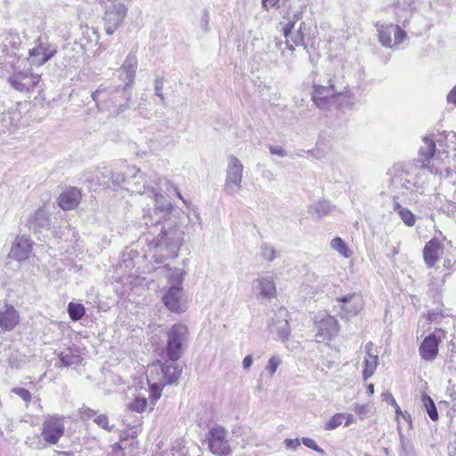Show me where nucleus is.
I'll list each match as a JSON object with an SVG mask.
<instances>
[{
    "label": "nucleus",
    "mask_w": 456,
    "mask_h": 456,
    "mask_svg": "<svg viewBox=\"0 0 456 456\" xmlns=\"http://www.w3.org/2000/svg\"><path fill=\"white\" fill-rule=\"evenodd\" d=\"M378 362H379L378 356L365 358L364 370L362 372V376L365 380L373 375V373L377 368Z\"/></svg>",
    "instance_id": "38"
},
{
    "label": "nucleus",
    "mask_w": 456,
    "mask_h": 456,
    "mask_svg": "<svg viewBox=\"0 0 456 456\" xmlns=\"http://www.w3.org/2000/svg\"><path fill=\"white\" fill-rule=\"evenodd\" d=\"M444 253V248L436 240L428 241L423 249V256L426 265L432 267Z\"/></svg>",
    "instance_id": "26"
},
{
    "label": "nucleus",
    "mask_w": 456,
    "mask_h": 456,
    "mask_svg": "<svg viewBox=\"0 0 456 456\" xmlns=\"http://www.w3.org/2000/svg\"><path fill=\"white\" fill-rule=\"evenodd\" d=\"M280 0H262L263 6L265 9H268V7L274 6Z\"/></svg>",
    "instance_id": "58"
},
{
    "label": "nucleus",
    "mask_w": 456,
    "mask_h": 456,
    "mask_svg": "<svg viewBox=\"0 0 456 456\" xmlns=\"http://www.w3.org/2000/svg\"><path fill=\"white\" fill-rule=\"evenodd\" d=\"M343 419H345V414L342 413H337L331 419L326 422L324 428L326 430H333L338 428L342 422Z\"/></svg>",
    "instance_id": "44"
},
{
    "label": "nucleus",
    "mask_w": 456,
    "mask_h": 456,
    "mask_svg": "<svg viewBox=\"0 0 456 456\" xmlns=\"http://www.w3.org/2000/svg\"><path fill=\"white\" fill-rule=\"evenodd\" d=\"M395 16L397 22L402 23V25L406 28L409 20L412 17V12L410 10L404 13V12L400 7H396Z\"/></svg>",
    "instance_id": "45"
},
{
    "label": "nucleus",
    "mask_w": 456,
    "mask_h": 456,
    "mask_svg": "<svg viewBox=\"0 0 456 456\" xmlns=\"http://www.w3.org/2000/svg\"><path fill=\"white\" fill-rule=\"evenodd\" d=\"M339 314L342 318L349 319L357 315L363 308L364 302L361 295L353 293L337 298Z\"/></svg>",
    "instance_id": "13"
},
{
    "label": "nucleus",
    "mask_w": 456,
    "mask_h": 456,
    "mask_svg": "<svg viewBox=\"0 0 456 456\" xmlns=\"http://www.w3.org/2000/svg\"><path fill=\"white\" fill-rule=\"evenodd\" d=\"M367 391H368L369 395H373L374 394V385L373 384L368 385Z\"/></svg>",
    "instance_id": "61"
},
{
    "label": "nucleus",
    "mask_w": 456,
    "mask_h": 456,
    "mask_svg": "<svg viewBox=\"0 0 456 456\" xmlns=\"http://www.w3.org/2000/svg\"><path fill=\"white\" fill-rule=\"evenodd\" d=\"M160 273H165V275L176 283L172 285L163 296V302L165 305L172 312L183 313L186 310V303L183 298V292L182 287L183 273L177 269H172L167 265L159 269Z\"/></svg>",
    "instance_id": "5"
},
{
    "label": "nucleus",
    "mask_w": 456,
    "mask_h": 456,
    "mask_svg": "<svg viewBox=\"0 0 456 456\" xmlns=\"http://www.w3.org/2000/svg\"><path fill=\"white\" fill-rule=\"evenodd\" d=\"M163 370L161 374L162 383L160 386L171 385L177 382L182 373V368L177 363H174V362L169 364H163Z\"/></svg>",
    "instance_id": "27"
},
{
    "label": "nucleus",
    "mask_w": 456,
    "mask_h": 456,
    "mask_svg": "<svg viewBox=\"0 0 456 456\" xmlns=\"http://www.w3.org/2000/svg\"><path fill=\"white\" fill-rule=\"evenodd\" d=\"M316 339L317 341L330 340L337 337L339 331V324L338 320L331 316L326 315L318 322H316Z\"/></svg>",
    "instance_id": "19"
},
{
    "label": "nucleus",
    "mask_w": 456,
    "mask_h": 456,
    "mask_svg": "<svg viewBox=\"0 0 456 456\" xmlns=\"http://www.w3.org/2000/svg\"><path fill=\"white\" fill-rule=\"evenodd\" d=\"M327 83V86L314 84L313 86V101L318 108L322 110L330 109L334 105L340 104L342 97H349V92H338L331 79H329Z\"/></svg>",
    "instance_id": "8"
},
{
    "label": "nucleus",
    "mask_w": 456,
    "mask_h": 456,
    "mask_svg": "<svg viewBox=\"0 0 456 456\" xmlns=\"http://www.w3.org/2000/svg\"><path fill=\"white\" fill-rule=\"evenodd\" d=\"M210 452L216 456H230L231 444L228 439V431L221 427L211 428L206 436Z\"/></svg>",
    "instance_id": "11"
},
{
    "label": "nucleus",
    "mask_w": 456,
    "mask_h": 456,
    "mask_svg": "<svg viewBox=\"0 0 456 456\" xmlns=\"http://www.w3.org/2000/svg\"><path fill=\"white\" fill-rule=\"evenodd\" d=\"M244 167L241 161L235 156L228 157V164L226 167L225 182L224 184V191L233 196L241 189Z\"/></svg>",
    "instance_id": "10"
},
{
    "label": "nucleus",
    "mask_w": 456,
    "mask_h": 456,
    "mask_svg": "<svg viewBox=\"0 0 456 456\" xmlns=\"http://www.w3.org/2000/svg\"><path fill=\"white\" fill-rule=\"evenodd\" d=\"M284 443H285L287 448L292 449V450H296L300 444V441L297 438L285 439Z\"/></svg>",
    "instance_id": "53"
},
{
    "label": "nucleus",
    "mask_w": 456,
    "mask_h": 456,
    "mask_svg": "<svg viewBox=\"0 0 456 456\" xmlns=\"http://www.w3.org/2000/svg\"><path fill=\"white\" fill-rule=\"evenodd\" d=\"M155 185L156 186L151 189V192L148 194L153 200V207L142 210V219L146 226H153L162 223V221H167V217L174 210L172 203L161 193L163 187H165L167 191L173 189L177 197L182 199V194L178 187L169 180L163 177L158 178V183Z\"/></svg>",
    "instance_id": "3"
},
{
    "label": "nucleus",
    "mask_w": 456,
    "mask_h": 456,
    "mask_svg": "<svg viewBox=\"0 0 456 456\" xmlns=\"http://www.w3.org/2000/svg\"><path fill=\"white\" fill-rule=\"evenodd\" d=\"M147 399L145 397H136L129 403L128 408L136 412H142L147 406Z\"/></svg>",
    "instance_id": "43"
},
{
    "label": "nucleus",
    "mask_w": 456,
    "mask_h": 456,
    "mask_svg": "<svg viewBox=\"0 0 456 456\" xmlns=\"http://www.w3.org/2000/svg\"><path fill=\"white\" fill-rule=\"evenodd\" d=\"M447 102L456 106V86L449 92Z\"/></svg>",
    "instance_id": "55"
},
{
    "label": "nucleus",
    "mask_w": 456,
    "mask_h": 456,
    "mask_svg": "<svg viewBox=\"0 0 456 456\" xmlns=\"http://www.w3.org/2000/svg\"><path fill=\"white\" fill-rule=\"evenodd\" d=\"M422 403H423L424 407L426 408V411H427L429 418L434 421L437 420L438 412H437L436 404H435L434 401L431 399V397L428 396V395H422Z\"/></svg>",
    "instance_id": "37"
},
{
    "label": "nucleus",
    "mask_w": 456,
    "mask_h": 456,
    "mask_svg": "<svg viewBox=\"0 0 456 456\" xmlns=\"http://www.w3.org/2000/svg\"><path fill=\"white\" fill-rule=\"evenodd\" d=\"M403 416V419H410V415L405 411L404 413H402L401 414Z\"/></svg>",
    "instance_id": "64"
},
{
    "label": "nucleus",
    "mask_w": 456,
    "mask_h": 456,
    "mask_svg": "<svg viewBox=\"0 0 456 456\" xmlns=\"http://www.w3.org/2000/svg\"><path fill=\"white\" fill-rule=\"evenodd\" d=\"M264 175H265L267 179H269V180H272V179H273V173H272L271 171H269V170L265 171V172H264Z\"/></svg>",
    "instance_id": "62"
},
{
    "label": "nucleus",
    "mask_w": 456,
    "mask_h": 456,
    "mask_svg": "<svg viewBox=\"0 0 456 456\" xmlns=\"http://www.w3.org/2000/svg\"><path fill=\"white\" fill-rule=\"evenodd\" d=\"M172 140L166 135H156L151 138L148 144L149 148L152 152H159L164 149H166Z\"/></svg>",
    "instance_id": "32"
},
{
    "label": "nucleus",
    "mask_w": 456,
    "mask_h": 456,
    "mask_svg": "<svg viewBox=\"0 0 456 456\" xmlns=\"http://www.w3.org/2000/svg\"><path fill=\"white\" fill-rule=\"evenodd\" d=\"M371 348H372V343L370 342V343H368L366 345V351H367V355H368L367 358H370V357H373V356H378L377 354H371V352H370Z\"/></svg>",
    "instance_id": "59"
},
{
    "label": "nucleus",
    "mask_w": 456,
    "mask_h": 456,
    "mask_svg": "<svg viewBox=\"0 0 456 456\" xmlns=\"http://www.w3.org/2000/svg\"><path fill=\"white\" fill-rule=\"evenodd\" d=\"M13 122L9 112L4 111V107L0 104V134L10 132Z\"/></svg>",
    "instance_id": "33"
},
{
    "label": "nucleus",
    "mask_w": 456,
    "mask_h": 456,
    "mask_svg": "<svg viewBox=\"0 0 456 456\" xmlns=\"http://www.w3.org/2000/svg\"><path fill=\"white\" fill-rule=\"evenodd\" d=\"M281 360L279 356L273 355L272 356L267 363L266 370L270 373L271 376H273L275 371L277 370V368L281 364Z\"/></svg>",
    "instance_id": "48"
},
{
    "label": "nucleus",
    "mask_w": 456,
    "mask_h": 456,
    "mask_svg": "<svg viewBox=\"0 0 456 456\" xmlns=\"http://www.w3.org/2000/svg\"><path fill=\"white\" fill-rule=\"evenodd\" d=\"M81 200V192L75 187H70L64 191L59 197V206L63 210L74 209L77 207Z\"/></svg>",
    "instance_id": "25"
},
{
    "label": "nucleus",
    "mask_w": 456,
    "mask_h": 456,
    "mask_svg": "<svg viewBox=\"0 0 456 456\" xmlns=\"http://www.w3.org/2000/svg\"><path fill=\"white\" fill-rule=\"evenodd\" d=\"M269 150L270 152L273 155H278L281 157H285L287 155L286 151L280 146H270Z\"/></svg>",
    "instance_id": "52"
},
{
    "label": "nucleus",
    "mask_w": 456,
    "mask_h": 456,
    "mask_svg": "<svg viewBox=\"0 0 456 456\" xmlns=\"http://www.w3.org/2000/svg\"><path fill=\"white\" fill-rule=\"evenodd\" d=\"M127 176L128 179L126 184V190L132 193H138L141 195H148L151 192V190L155 187L152 183L156 184L159 178L157 175L142 173L135 167L127 168Z\"/></svg>",
    "instance_id": "9"
},
{
    "label": "nucleus",
    "mask_w": 456,
    "mask_h": 456,
    "mask_svg": "<svg viewBox=\"0 0 456 456\" xmlns=\"http://www.w3.org/2000/svg\"><path fill=\"white\" fill-rule=\"evenodd\" d=\"M164 88V78L163 77H156L154 80V91L155 95L158 96L162 103H165L166 98L162 94V90Z\"/></svg>",
    "instance_id": "46"
},
{
    "label": "nucleus",
    "mask_w": 456,
    "mask_h": 456,
    "mask_svg": "<svg viewBox=\"0 0 456 456\" xmlns=\"http://www.w3.org/2000/svg\"><path fill=\"white\" fill-rule=\"evenodd\" d=\"M65 430L64 418L58 415H48L42 424L43 439L51 444L58 443Z\"/></svg>",
    "instance_id": "12"
},
{
    "label": "nucleus",
    "mask_w": 456,
    "mask_h": 456,
    "mask_svg": "<svg viewBox=\"0 0 456 456\" xmlns=\"http://www.w3.org/2000/svg\"><path fill=\"white\" fill-rule=\"evenodd\" d=\"M12 393L20 396L27 404L31 401V394L30 392L23 387H13L12 388Z\"/></svg>",
    "instance_id": "47"
},
{
    "label": "nucleus",
    "mask_w": 456,
    "mask_h": 456,
    "mask_svg": "<svg viewBox=\"0 0 456 456\" xmlns=\"http://www.w3.org/2000/svg\"><path fill=\"white\" fill-rule=\"evenodd\" d=\"M68 313L71 320L78 321L86 314V308L82 304L70 302L68 305Z\"/></svg>",
    "instance_id": "35"
},
{
    "label": "nucleus",
    "mask_w": 456,
    "mask_h": 456,
    "mask_svg": "<svg viewBox=\"0 0 456 456\" xmlns=\"http://www.w3.org/2000/svg\"><path fill=\"white\" fill-rule=\"evenodd\" d=\"M30 227L48 228L50 224V214L45 208H38L28 220Z\"/></svg>",
    "instance_id": "28"
},
{
    "label": "nucleus",
    "mask_w": 456,
    "mask_h": 456,
    "mask_svg": "<svg viewBox=\"0 0 456 456\" xmlns=\"http://www.w3.org/2000/svg\"><path fill=\"white\" fill-rule=\"evenodd\" d=\"M345 419H346V423H345L346 427H348L354 421V417L352 414H345Z\"/></svg>",
    "instance_id": "60"
},
{
    "label": "nucleus",
    "mask_w": 456,
    "mask_h": 456,
    "mask_svg": "<svg viewBox=\"0 0 456 456\" xmlns=\"http://www.w3.org/2000/svg\"><path fill=\"white\" fill-rule=\"evenodd\" d=\"M92 99L99 111L107 113L108 117H117L130 108L132 90L121 85L104 83L92 93Z\"/></svg>",
    "instance_id": "2"
},
{
    "label": "nucleus",
    "mask_w": 456,
    "mask_h": 456,
    "mask_svg": "<svg viewBox=\"0 0 456 456\" xmlns=\"http://www.w3.org/2000/svg\"><path fill=\"white\" fill-rule=\"evenodd\" d=\"M275 330L278 333V337L282 341L289 339L290 334L289 324L287 320L278 321L275 323Z\"/></svg>",
    "instance_id": "39"
},
{
    "label": "nucleus",
    "mask_w": 456,
    "mask_h": 456,
    "mask_svg": "<svg viewBox=\"0 0 456 456\" xmlns=\"http://www.w3.org/2000/svg\"><path fill=\"white\" fill-rule=\"evenodd\" d=\"M398 433L401 444L400 456H416L412 443L406 439L401 430Z\"/></svg>",
    "instance_id": "34"
},
{
    "label": "nucleus",
    "mask_w": 456,
    "mask_h": 456,
    "mask_svg": "<svg viewBox=\"0 0 456 456\" xmlns=\"http://www.w3.org/2000/svg\"><path fill=\"white\" fill-rule=\"evenodd\" d=\"M59 360L61 362V366L69 367L77 365L81 362L82 358L71 348H67L61 352Z\"/></svg>",
    "instance_id": "31"
},
{
    "label": "nucleus",
    "mask_w": 456,
    "mask_h": 456,
    "mask_svg": "<svg viewBox=\"0 0 456 456\" xmlns=\"http://www.w3.org/2000/svg\"><path fill=\"white\" fill-rule=\"evenodd\" d=\"M394 406H395V412H396V414H397V415H399V414H402V413H403V412L401 411L400 407H399V405H398L397 403H396V405H394Z\"/></svg>",
    "instance_id": "63"
},
{
    "label": "nucleus",
    "mask_w": 456,
    "mask_h": 456,
    "mask_svg": "<svg viewBox=\"0 0 456 456\" xmlns=\"http://www.w3.org/2000/svg\"><path fill=\"white\" fill-rule=\"evenodd\" d=\"M166 354L171 362L181 358L189 341V330L186 325L174 324L167 332Z\"/></svg>",
    "instance_id": "7"
},
{
    "label": "nucleus",
    "mask_w": 456,
    "mask_h": 456,
    "mask_svg": "<svg viewBox=\"0 0 456 456\" xmlns=\"http://www.w3.org/2000/svg\"><path fill=\"white\" fill-rule=\"evenodd\" d=\"M99 428L111 431L114 428V425H110L109 421V417L106 414L99 413L97 416H95L94 421Z\"/></svg>",
    "instance_id": "42"
},
{
    "label": "nucleus",
    "mask_w": 456,
    "mask_h": 456,
    "mask_svg": "<svg viewBox=\"0 0 456 456\" xmlns=\"http://www.w3.org/2000/svg\"><path fill=\"white\" fill-rule=\"evenodd\" d=\"M252 292L257 299H272L276 297L277 289L273 276L263 274L252 282Z\"/></svg>",
    "instance_id": "14"
},
{
    "label": "nucleus",
    "mask_w": 456,
    "mask_h": 456,
    "mask_svg": "<svg viewBox=\"0 0 456 456\" xmlns=\"http://www.w3.org/2000/svg\"><path fill=\"white\" fill-rule=\"evenodd\" d=\"M163 225L159 233L150 242V247L156 250V263H163L165 259L177 256L183 243L184 232L176 223L162 221Z\"/></svg>",
    "instance_id": "4"
},
{
    "label": "nucleus",
    "mask_w": 456,
    "mask_h": 456,
    "mask_svg": "<svg viewBox=\"0 0 456 456\" xmlns=\"http://www.w3.org/2000/svg\"><path fill=\"white\" fill-rule=\"evenodd\" d=\"M11 86L20 92H29L39 86L40 76L28 72H15L9 77Z\"/></svg>",
    "instance_id": "18"
},
{
    "label": "nucleus",
    "mask_w": 456,
    "mask_h": 456,
    "mask_svg": "<svg viewBox=\"0 0 456 456\" xmlns=\"http://www.w3.org/2000/svg\"><path fill=\"white\" fill-rule=\"evenodd\" d=\"M137 57L134 53H130L119 69V77L124 81L122 87L131 90L135 78L137 69Z\"/></svg>",
    "instance_id": "21"
},
{
    "label": "nucleus",
    "mask_w": 456,
    "mask_h": 456,
    "mask_svg": "<svg viewBox=\"0 0 456 456\" xmlns=\"http://www.w3.org/2000/svg\"><path fill=\"white\" fill-rule=\"evenodd\" d=\"M381 396L384 401L391 403L392 405H396V401L391 393H388V392L383 393Z\"/></svg>",
    "instance_id": "56"
},
{
    "label": "nucleus",
    "mask_w": 456,
    "mask_h": 456,
    "mask_svg": "<svg viewBox=\"0 0 456 456\" xmlns=\"http://www.w3.org/2000/svg\"><path fill=\"white\" fill-rule=\"evenodd\" d=\"M392 35L394 36V45H399L406 38L405 31L398 25L389 24L379 28V42L384 46H393Z\"/></svg>",
    "instance_id": "20"
},
{
    "label": "nucleus",
    "mask_w": 456,
    "mask_h": 456,
    "mask_svg": "<svg viewBox=\"0 0 456 456\" xmlns=\"http://www.w3.org/2000/svg\"><path fill=\"white\" fill-rule=\"evenodd\" d=\"M302 443L305 446H306L321 454H325V452L320 446H318V444L315 443V441L314 439L309 438V437H303Z\"/></svg>",
    "instance_id": "50"
},
{
    "label": "nucleus",
    "mask_w": 456,
    "mask_h": 456,
    "mask_svg": "<svg viewBox=\"0 0 456 456\" xmlns=\"http://www.w3.org/2000/svg\"><path fill=\"white\" fill-rule=\"evenodd\" d=\"M330 247L346 258H348L351 256V251L349 250L346 242L340 237H336L330 241Z\"/></svg>",
    "instance_id": "36"
},
{
    "label": "nucleus",
    "mask_w": 456,
    "mask_h": 456,
    "mask_svg": "<svg viewBox=\"0 0 456 456\" xmlns=\"http://www.w3.org/2000/svg\"><path fill=\"white\" fill-rule=\"evenodd\" d=\"M261 256L269 262L273 261L277 256V251L273 246L268 243L261 245Z\"/></svg>",
    "instance_id": "40"
},
{
    "label": "nucleus",
    "mask_w": 456,
    "mask_h": 456,
    "mask_svg": "<svg viewBox=\"0 0 456 456\" xmlns=\"http://www.w3.org/2000/svg\"><path fill=\"white\" fill-rule=\"evenodd\" d=\"M422 142L415 162L396 163L387 171L394 191L418 197L431 191L441 179L442 172L436 165L437 159L435 157L434 140L425 136Z\"/></svg>",
    "instance_id": "1"
},
{
    "label": "nucleus",
    "mask_w": 456,
    "mask_h": 456,
    "mask_svg": "<svg viewBox=\"0 0 456 456\" xmlns=\"http://www.w3.org/2000/svg\"><path fill=\"white\" fill-rule=\"evenodd\" d=\"M208 22H209V15H208V11L205 10L203 12V15L201 17V20H200V25L205 31L208 30Z\"/></svg>",
    "instance_id": "54"
},
{
    "label": "nucleus",
    "mask_w": 456,
    "mask_h": 456,
    "mask_svg": "<svg viewBox=\"0 0 456 456\" xmlns=\"http://www.w3.org/2000/svg\"><path fill=\"white\" fill-rule=\"evenodd\" d=\"M56 53V47L51 45L46 40L38 38L36 45L29 50V59L32 65L41 66L48 61Z\"/></svg>",
    "instance_id": "16"
},
{
    "label": "nucleus",
    "mask_w": 456,
    "mask_h": 456,
    "mask_svg": "<svg viewBox=\"0 0 456 456\" xmlns=\"http://www.w3.org/2000/svg\"><path fill=\"white\" fill-rule=\"evenodd\" d=\"M110 179L113 185L123 186L124 189H126V184L128 179L127 171L126 173L112 172Z\"/></svg>",
    "instance_id": "41"
},
{
    "label": "nucleus",
    "mask_w": 456,
    "mask_h": 456,
    "mask_svg": "<svg viewBox=\"0 0 456 456\" xmlns=\"http://www.w3.org/2000/svg\"><path fill=\"white\" fill-rule=\"evenodd\" d=\"M445 338V331L442 329L426 337L419 346V354L425 361H433L438 354L439 343Z\"/></svg>",
    "instance_id": "15"
},
{
    "label": "nucleus",
    "mask_w": 456,
    "mask_h": 456,
    "mask_svg": "<svg viewBox=\"0 0 456 456\" xmlns=\"http://www.w3.org/2000/svg\"><path fill=\"white\" fill-rule=\"evenodd\" d=\"M252 362H253V358L251 355H247L243 361H242V365H243V368L245 370H248L251 365H252Z\"/></svg>",
    "instance_id": "57"
},
{
    "label": "nucleus",
    "mask_w": 456,
    "mask_h": 456,
    "mask_svg": "<svg viewBox=\"0 0 456 456\" xmlns=\"http://www.w3.org/2000/svg\"><path fill=\"white\" fill-rule=\"evenodd\" d=\"M20 323V314L13 305L0 304V328L4 331L12 330Z\"/></svg>",
    "instance_id": "22"
},
{
    "label": "nucleus",
    "mask_w": 456,
    "mask_h": 456,
    "mask_svg": "<svg viewBox=\"0 0 456 456\" xmlns=\"http://www.w3.org/2000/svg\"><path fill=\"white\" fill-rule=\"evenodd\" d=\"M163 363L159 361L148 366L147 382L150 386L151 396L152 401H157L161 396L162 389L165 386L162 383Z\"/></svg>",
    "instance_id": "17"
},
{
    "label": "nucleus",
    "mask_w": 456,
    "mask_h": 456,
    "mask_svg": "<svg viewBox=\"0 0 456 456\" xmlns=\"http://www.w3.org/2000/svg\"><path fill=\"white\" fill-rule=\"evenodd\" d=\"M295 22L289 21L283 28V35L287 40V46L290 51H294L295 46L303 45L306 48L305 45V33L304 27L305 26V22H301L299 28H297L295 34L292 33V29L294 28Z\"/></svg>",
    "instance_id": "23"
},
{
    "label": "nucleus",
    "mask_w": 456,
    "mask_h": 456,
    "mask_svg": "<svg viewBox=\"0 0 456 456\" xmlns=\"http://www.w3.org/2000/svg\"><path fill=\"white\" fill-rule=\"evenodd\" d=\"M335 206L328 200H319L310 207L309 213L316 218H322L333 212Z\"/></svg>",
    "instance_id": "30"
},
{
    "label": "nucleus",
    "mask_w": 456,
    "mask_h": 456,
    "mask_svg": "<svg viewBox=\"0 0 456 456\" xmlns=\"http://www.w3.org/2000/svg\"><path fill=\"white\" fill-rule=\"evenodd\" d=\"M129 0H98L103 9L102 21L104 31L107 35H112L124 22Z\"/></svg>",
    "instance_id": "6"
},
{
    "label": "nucleus",
    "mask_w": 456,
    "mask_h": 456,
    "mask_svg": "<svg viewBox=\"0 0 456 456\" xmlns=\"http://www.w3.org/2000/svg\"><path fill=\"white\" fill-rule=\"evenodd\" d=\"M31 250L32 244L28 238L17 237L9 253V257L21 262L29 257Z\"/></svg>",
    "instance_id": "24"
},
{
    "label": "nucleus",
    "mask_w": 456,
    "mask_h": 456,
    "mask_svg": "<svg viewBox=\"0 0 456 456\" xmlns=\"http://www.w3.org/2000/svg\"><path fill=\"white\" fill-rule=\"evenodd\" d=\"M354 411L357 413L362 419L368 417L370 412V406L369 404H355L354 406Z\"/></svg>",
    "instance_id": "49"
},
{
    "label": "nucleus",
    "mask_w": 456,
    "mask_h": 456,
    "mask_svg": "<svg viewBox=\"0 0 456 456\" xmlns=\"http://www.w3.org/2000/svg\"><path fill=\"white\" fill-rule=\"evenodd\" d=\"M81 416L84 419H93L94 421L95 416H97L99 413L90 408H83L81 409Z\"/></svg>",
    "instance_id": "51"
},
{
    "label": "nucleus",
    "mask_w": 456,
    "mask_h": 456,
    "mask_svg": "<svg viewBox=\"0 0 456 456\" xmlns=\"http://www.w3.org/2000/svg\"><path fill=\"white\" fill-rule=\"evenodd\" d=\"M397 197H394L393 209L398 214L405 225L411 227L416 223V216L407 208L403 207L397 200Z\"/></svg>",
    "instance_id": "29"
}]
</instances>
